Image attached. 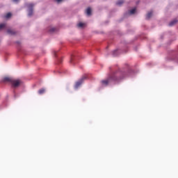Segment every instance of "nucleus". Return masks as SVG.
<instances>
[{"instance_id":"obj_16","label":"nucleus","mask_w":178,"mask_h":178,"mask_svg":"<svg viewBox=\"0 0 178 178\" xmlns=\"http://www.w3.org/2000/svg\"><path fill=\"white\" fill-rule=\"evenodd\" d=\"M113 55L114 56H118V50H114V51H113Z\"/></svg>"},{"instance_id":"obj_2","label":"nucleus","mask_w":178,"mask_h":178,"mask_svg":"<svg viewBox=\"0 0 178 178\" xmlns=\"http://www.w3.org/2000/svg\"><path fill=\"white\" fill-rule=\"evenodd\" d=\"M86 79H87V76L84 75L83 76H82L81 79L76 81L75 83V88H79L81 86V83H84V81L86 80Z\"/></svg>"},{"instance_id":"obj_13","label":"nucleus","mask_w":178,"mask_h":178,"mask_svg":"<svg viewBox=\"0 0 178 178\" xmlns=\"http://www.w3.org/2000/svg\"><path fill=\"white\" fill-rule=\"evenodd\" d=\"M130 15H134L136 13V8H133L129 11Z\"/></svg>"},{"instance_id":"obj_19","label":"nucleus","mask_w":178,"mask_h":178,"mask_svg":"<svg viewBox=\"0 0 178 178\" xmlns=\"http://www.w3.org/2000/svg\"><path fill=\"white\" fill-rule=\"evenodd\" d=\"M50 31H51V32L55 31V28H52L51 29H50Z\"/></svg>"},{"instance_id":"obj_4","label":"nucleus","mask_w":178,"mask_h":178,"mask_svg":"<svg viewBox=\"0 0 178 178\" xmlns=\"http://www.w3.org/2000/svg\"><path fill=\"white\" fill-rule=\"evenodd\" d=\"M27 6L29 8L28 16L31 17L33 16V8H34V4L29 3Z\"/></svg>"},{"instance_id":"obj_10","label":"nucleus","mask_w":178,"mask_h":178,"mask_svg":"<svg viewBox=\"0 0 178 178\" xmlns=\"http://www.w3.org/2000/svg\"><path fill=\"white\" fill-rule=\"evenodd\" d=\"M44 92H45V89L44 88H42L38 90V94H40V95H42V94H44Z\"/></svg>"},{"instance_id":"obj_3","label":"nucleus","mask_w":178,"mask_h":178,"mask_svg":"<svg viewBox=\"0 0 178 178\" xmlns=\"http://www.w3.org/2000/svg\"><path fill=\"white\" fill-rule=\"evenodd\" d=\"M12 86L14 87V88H17V87H19L20 84H22V81L20 79H13L11 82Z\"/></svg>"},{"instance_id":"obj_9","label":"nucleus","mask_w":178,"mask_h":178,"mask_svg":"<svg viewBox=\"0 0 178 178\" xmlns=\"http://www.w3.org/2000/svg\"><path fill=\"white\" fill-rule=\"evenodd\" d=\"M86 15H88V16H91V8H88L86 9Z\"/></svg>"},{"instance_id":"obj_8","label":"nucleus","mask_w":178,"mask_h":178,"mask_svg":"<svg viewBox=\"0 0 178 178\" xmlns=\"http://www.w3.org/2000/svg\"><path fill=\"white\" fill-rule=\"evenodd\" d=\"M152 17V11L149 12L146 15V19H151Z\"/></svg>"},{"instance_id":"obj_12","label":"nucleus","mask_w":178,"mask_h":178,"mask_svg":"<svg viewBox=\"0 0 178 178\" xmlns=\"http://www.w3.org/2000/svg\"><path fill=\"white\" fill-rule=\"evenodd\" d=\"M84 25H85V24L83 23V22H79V23L77 24L78 27H79V28L84 27Z\"/></svg>"},{"instance_id":"obj_17","label":"nucleus","mask_w":178,"mask_h":178,"mask_svg":"<svg viewBox=\"0 0 178 178\" xmlns=\"http://www.w3.org/2000/svg\"><path fill=\"white\" fill-rule=\"evenodd\" d=\"M73 60H74V58L73 57L71 58V60H70V63H73Z\"/></svg>"},{"instance_id":"obj_14","label":"nucleus","mask_w":178,"mask_h":178,"mask_svg":"<svg viewBox=\"0 0 178 178\" xmlns=\"http://www.w3.org/2000/svg\"><path fill=\"white\" fill-rule=\"evenodd\" d=\"M12 17V13H8L6 15V19H9V17Z\"/></svg>"},{"instance_id":"obj_20","label":"nucleus","mask_w":178,"mask_h":178,"mask_svg":"<svg viewBox=\"0 0 178 178\" xmlns=\"http://www.w3.org/2000/svg\"><path fill=\"white\" fill-rule=\"evenodd\" d=\"M19 0H13L14 2H17Z\"/></svg>"},{"instance_id":"obj_15","label":"nucleus","mask_w":178,"mask_h":178,"mask_svg":"<svg viewBox=\"0 0 178 178\" xmlns=\"http://www.w3.org/2000/svg\"><path fill=\"white\" fill-rule=\"evenodd\" d=\"M6 26V24H0V30H2V29H4V27Z\"/></svg>"},{"instance_id":"obj_18","label":"nucleus","mask_w":178,"mask_h":178,"mask_svg":"<svg viewBox=\"0 0 178 178\" xmlns=\"http://www.w3.org/2000/svg\"><path fill=\"white\" fill-rule=\"evenodd\" d=\"M62 1H63V0H56V2H58V3H60V2H62Z\"/></svg>"},{"instance_id":"obj_11","label":"nucleus","mask_w":178,"mask_h":178,"mask_svg":"<svg viewBox=\"0 0 178 178\" xmlns=\"http://www.w3.org/2000/svg\"><path fill=\"white\" fill-rule=\"evenodd\" d=\"M124 3V1L123 0H120L116 3V5H118V6H120V5H123Z\"/></svg>"},{"instance_id":"obj_6","label":"nucleus","mask_w":178,"mask_h":178,"mask_svg":"<svg viewBox=\"0 0 178 178\" xmlns=\"http://www.w3.org/2000/svg\"><path fill=\"white\" fill-rule=\"evenodd\" d=\"M13 81V79L10 77L6 76L3 78V81H9L10 83H12Z\"/></svg>"},{"instance_id":"obj_5","label":"nucleus","mask_w":178,"mask_h":178,"mask_svg":"<svg viewBox=\"0 0 178 178\" xmlns=\"http://www.w3.org/2000/svg\"><path fill=\"white\" fill-rule=\"evenodd\" d=\"M7 33L10 34V35H15V34H16V32L12 29H8Z\"/></svg>"},{"instance_id":"obj_7","label":"nucleus","mask_w":178,"mask_h":178,"mask_svg":"<svg viewBox=\"0 0 178 178\" xmlns=\"http://www.w3.org/2000/svg\"><path fill=\"white\" fill-rule=\"evenodd\" d=\"M176 23H177V19H174L169 24V26L172 27V26H175Z\"/></svg>"},{"instance_id":"obj_1","label":"nucleus","mask_w":178,"mask_h":178,"mask_svg":"<svg viewBox=\"0 0 178 178\" xmlns=\"http://www.w3.org/2000/svg\"><path fill=\"white\" fill-rule=\"evenodd\" d=\"M122 79H123V75H122V72H113L108 76L107 79H104L101 81L102 86L106 87V86H108L110 83H112V81H120Z\"/></svg>"}]
</instances>
